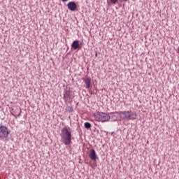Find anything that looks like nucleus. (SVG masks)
Instances as JSON below:
<instances>
[{"label": "nucleus", "instance_id": "7", "mask_svg": "<svg viewBox=\"0 0 179 179\" xmlns=\"http://www.w3.org/2000/svg\"><path fill=\"white\" fill-rule=\"evenodd\" d=\"M84 82L86 84V88L89 89V87H90V85L92 83V80L90 79V77L86 76L85 80H84Z\"/></svg>", "mask_w": 179, "mask_h": 179}, {"label": "nucleus", "instance_id": "10", "mask_svg": "<svg viewBox=\"0 0 179 179\" xmlns=\"http://www.w3.org/2000/svg\"><path fill=\"white\" fill-rule=\"evenodd\" d=\"M110 1L112 3H114V4L117 3V2L118 1V0H110Z\"/></svg>", "mask_w": 179, "mask_h": 179}, {"label": "nucleus", "instance_id": "13", "mask_svg": "<svg viewBox=\"0 0 179 179\" xmlns=\"http://www.w3.org/2000/svg\"><path fill=\"white\" fill-rule=\"evenodd\" d=\"M124 1H128V0H124Z\"/></svg>", "mask_w": 179, "mask_h": 179}, {"label": "nucleus", "instance_id": "2", "mask_svg": "<svg viewBox=\"0 0 179 179\" xmlns=\"http://www.w3.org/2000/svg\"><path fill=\"white\" fill-rule=\"evenodd\" d=\"M96 121L106 122V121H108L110 120V115L107 114V113H95L93 114Z\"/></svg>", "mask_w": 179, "mask_h": 179}, {"label": "nucleus", "instance_id": "6", "mask_svg": "<svg viewBox=\"0 0 179 179\" xmlns=\"http://www.w3.org/2000/svg\"><path fill=\"white\" fill-rule=\"evenodd\" d=\"M89 157L91 160H96L97 155H96V151L94 150H90Z\"/></svg>", "mask_w": 179, "mask_h": 179}, {"label": "nucleus", "instance_id": "9", "mask_svg": "<svg viewBox=\"0 0 179 179\" xmlns=\"http://www.w3.org/2000/svg\"><path fill=\"white\" fill-rule=\"evenodd\" d=\"M84 126H85V128H86L87 129L92 128V124L89 122H85Z\"/></svg>", "mask_w": 179, "mask_h": 179}, {"label": "nucleus", "instance_id": "1", "mask_svg": "<svg viewBox=\"0 0 179 179\" xmlns=\"http://www.w3.org/2000/svg\"><path fill=\"white\" fill-rule=\"evenodd\" d=\"M60 136L62 138V142H63L64 145H71L72 142V134L71 131L68 130V128L64 127L62 129Z\"/></svg>", "mask_w": 179, "mask_h": 179}, {"label": "nucleus", "instance_id": "5", "mask_svg": "<svg viewBox=\"0 0 179 179\" xmlns=\"http://www.w3.org/2000/svg\"><path fill=\"white\" fill-rule=\"evenodd\" d=\"M67 6H68V8L72 12H73V10H76V8H78V6H76V3L73 1L69 2L67 4Z\"/></svg>", "mask_w": 179, "mask_h": 179}, {"label": "nucleus", "instance_id": "8", "mask_svg": "<svg viewBox=\"0 0 179 179\" xmlns=\"http://www.w3.org/2000/svg\"><path fill=\"white\" fill-rule=\"evenodd\" d=\"M71 47L73 50H78V48H80L79 41H74L71 45Z\"/></svg>", "mask_w": 179, "mask_h": 179}, {"label": "nucleus", "instance_id": "3", "mask_svg": "<svg viewBox=\"0 0 179 179\" xmlns=\"http://www.w3.org/2000/svg\"><path fill=\"white\" fill-rule=\"evenodd\" d=\"M120 117L126 120H135L136 118V113H120Z\"/></svg>", "mask_w": 179, "mask_h": 179}, {"label": "nucleus", "instance_id": "4", "mask_svg": "<svg viewBox=\"0 0 179 179\" xmlns=\"http://www.w3.org/2000/svg\"><path fill=\"white\" fill-rule=\"evenodd\" d=\"M9 136V131L8 127L5 126L0 127V139H6Z\"/></svg>", "mask_w": 179, "mask_h": 179}, {"label": "nucleus", "instance_id": "12", "mask_svg": "<svg viewBox=\"0 0 179 179\" xmlns=\"http://www.w3.org/2000/svg\"><path fill=\"white\" fill-rule=\"evenodd\" d=\"M95 56L97 57V54H96Z\"/></svg>", "mask_w": 179, "mask_h": 179}, {"label": "nucleus", "instance_id": "11", "mask_svg": "<svg viewBox=\"0 0 179 179\" xmlns=\"http://www.w3.org/2000/svg\"><path fill=\"white\" fill-rule=\"evenodd\" d=\"M62 2H66V1H68V0H62Z\"/></svg>", "mask_w": 179, "mask_h": 179}]
</instances>
